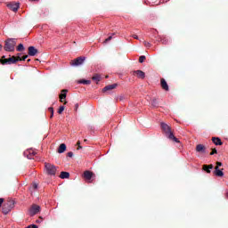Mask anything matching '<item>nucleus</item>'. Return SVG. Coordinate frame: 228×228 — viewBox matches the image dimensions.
Listing matches in <instances>:
<instances>
[{"label": "nucleus", "mask_w": 228, "mask_h": 228, "mask_svg": "<svg viewBox=\"0 0 228 228\" xmlns=\"http://www.w3.org/2000/svg\"><path fill=\"white\" fill-rule=\"evenodd\" d=\"M15 45H17V39L9 38L5 41L4 49L7 51V53H13V51H15Z\"/></svg>", "instance_id": "nucleus-1"}, {"label": "nucleus", "mask_w": 228, "mask_h": 228, "mask_svg": "<svg viewBox=\"0 0 228 228\" xmlns=\"http://www.w3.org/2000/svg\"><path fill=\"white\" fill-rule=\"evenodd\" d=\"M42 211V208L37 204L31 205L28 208V216H35V215H38Z\"/></svg>", "instance_id": "nucleus-2"}, {"label": "nucleus", "mask_w": 228, "mask_h": 228, "mask_svg": "<svg viewBox=\"0 0 228 228\" xmlns=\"http://www.w3.org/2000/svg\"><path fill=\"white\" fill-rule=\"evenodd\" d=\"M45 168L48 175H56V166L51 163H45Z\"/></svg>", "instance_id": "nucleus-3"}, {"label": "nucleus", "mask_w": 228, "mask_h": 228, "mask_svg": "<svg viewBox=\"0 0 228 228\" xmlns=\"http://www.w3.org/2000/svg\"><path fill=\"white\" fill-rule=\"evenodd\" d=\"M19 61L18 57L15 56L10 57L9 59H2V65H12L13 63H17Z\"/></svg>", "instance_id": "nucleus-4"}, {"label": "nucleus", "mask_w": 228, "mask_h": 228, "mask_svg": "<svg viewBox=\"0 0 228 228\" xmlns=\"http://www.w3.org/2000/svg\"><path fill=\"white\" fill-rule=\"evenodd\" d=\"M160 126H161L162 131L165 132L167 137H168V136H170V134H172V129L167 123H161Z\"/></svg>", "instance_id": "nucleus-5"}, {"label": "nucleus", "mask_w": 228, "mask_h": 228, "mask_svg": "<svg viewBox=\"0 0 228 228\" xmlns=\"http://www.w3.org/2000/svg\"><path fill=\"white\" fill-rule=\"evenodd\" d=\"M83 63H85V57H78L71 63V65L73 67H78V65H83Z\"/></svg>", "instance_id": "nucleus-6"}, {"label": "nucleus", "mask_w": 228, "mask_h": 228, "mask_svg": "<svg viewBox=\"0 0 228 228\" xmlns=\"http://www.w3.org/2000/svg\"><path fill=\"white\" fill-rule=\"evenodd\" d=\"M24 156H27L28 159H33V156H37V151L34 150H28L24 151Z\"/></svg>", "instance_id": "nucleus-7"}, {"label": "nucleus", "mask_w": 228, "mask_h": 228, "mask_svg": "<svg viewBox=\"0 0 228 228\" xmlns=\"http://www.w3.org/2000/svg\"><path fill=\"white\" fill-rule=\"evenodd\" d=\"M7 6L9 10H12V12H17L19 8H20V5L19 3H10Z\"/></svg>", "instance_id": "nucleus-8"}, {"label": "nucleus", "mask_w": 228, "mask_h": 228, "mask_svg": "<svg viewBox=\"0 0 228 228\" xmlns=\"http://www.w3.org/2000/svg\"><path fill=\"white\" fill-rule=\"evenodd\" d=\"M38 50L35 46L28 47V56H37Z\"/></svg>", "instance_id": "nucleus-9"}, {"label": "nucleus", "mask_w": 228, "mask_h": 228, "mask_svg": "<svg viewBox=\"0 0 228 228\" xmlns=\"http://www.w3.org/2000/svg\"><path fill=\"white\" fill-rule=\"evenodd\" d=\"M196 152H201L202 154H206V147L204 144H198L196 146Z\"/></svg>", "instance_id": "nucleus-10"}, {"label": "nucleus", "mask_w": 228, "mask_h": 228, "mask_svg": "<svg viewBox=\"0 0 228 228\" xmlns=\"http://www.w3.org/2000/svg\"><path fill=\"white\" fill-rule=\"evenodd\" d=\"M160 83L163 90H166V92H168L169 88H168V84L167 83V80H165L164 78H161Z\"/></svg>", "instance_id": "nucleus-11"}, {"label": "nucleus", "mask_w": 228, "mask_h": 228, "mask_svg": "<svg viewBox=\"0 0 228 228\" xmlns=\"http://www.w3.org/2000/svg\"><path fill=\"white\" fill-rule=\"evenodd\" d=\"M215 175L217 177H224V171L220 170L218 167H216V169L214 171Z\"/></svg>", "instance_id": "nucleus-12"}, {"label": "nucleus", "mask_w": 228, "mask_h": 228, "mask_svg": "<svg viewBox=\"0 0 228 228\" xmlns=\"http://www.w3.org/2000/svg\"><path fill=\"white\" fill-rule=\"evenodd\" d=\"M84 177H85V179H86V181H90V179H92V177H94V173H92L90 171H85Z\"/></svg>", "instance_id": "nucleus-13"}, {"label": "nucleus", "mask_w": 228, "mask_h": 228, "mask_svg": "<svg viewBox=\"0 0 228 228\" xmlns=\"http://www.w3.org/2000/svg\"><path fill=\"white\" fill-rule=\"evenodd\" d=\"M134 72V74L137 75V77H139L140 79H144L145 78V72H143V71H142L140 69L135 70Z\"/></svg>", "instance_id": "nucleus-14"}, {"label": "nucleus", "mask_w": 228, "mask_h": 228, "mask_svg": "<svg viewBox=\"0 0 228 228\" xmlns=\"http://www.w3.org/2000/svg\"><path fill=\"white\" fill-rule=\"evenodd\" d=\"M115 88H117V84L109 85V86H105L102 89V92H108L110 90H115Z\"/></svg>", "instance_id": "nucleus-15"}, {"label": "nucleus", "mask_w": 228, "mask_h": 228, "mask_svg": "<svg viewBox=\"0 0 228 228\" xmlns=\"http://www.w3.org/2000/svg\"><path fill=\"white\" fill-rule=\"evenodd\" d=\"M67 89H64L61 91V94H60V101L61 102H63V99H67Z\"/></svg>", "instance_id": "nucleus-16"}, {"label": "nucleus", "mask_w": 228, "mask_h": 228, "mask_svg": "<svg viewBox=\"0 0 228 228\" xmlns=\"http://www.w3.org/2000/svg\"><path fill=\"white\" fill-rule=\"evenodd\" d=\"M65 151H67V145H65V143H61L58 149L59 154H63Z\"/></svg>", "instance_id": "nucleus-17"}, {"label": "nucleus", "mask_w": 228, "mask_h": 228, "mask_svg": "<svg viewBox=\"0 0 228 228\" xmlns=\"http://www.w3.org/2000/svg\"><path fill=\"white\" fill-rule=\"evenodd\" d=\"M203 170H205V172H207L208 174H211V170H213V165H204Z\"/></svg>", "instance_id": "nucleus-18"}, {"label": "nucleus", "mask_w": 228, "mask_h": 228, "mask_svg": "<svg viewBox=\"0 0 228 228\" xmlns=\"http://www.w3.org/2000/svg\"><path fill=\"white\" fill-rule=\"evenodd\" d=\"M61 179H69L70 177V174L69 172L62 171L60 175Z\"/></svg>", "instance_id": "nucleus-19"}, {"label": "nucleus", "mask_w": 228, "mask_h": 228, "mask_svg": "<svg viewBox=\"0 0 228 228\" xmlns=\"http://www.w3.org/2000/svg\"><path fill=\"white\" fill-rule=\"evenodd\" d=\"M10 211H12V209L10 208V207H8V205H4L2 208V212L4 215H8Z\"/></svg>", "instance_id": "nucleus-20"}, {"label": "nucleus", "mask_w": 228, "mask_h": 228, "mask_svg": "<svg viewBox=\"0 0 228 228\" xmlns=\"http://www.w3.org/2000/svg\"><path fill=\"white\" fill-rule=\"evenodd\" d=\"M212 142H213V143H215V145H222L223 144L222 140H220V138H218V137H213Z\"/></svg>", "instance_id": "nucleus-21"}, {"label": "nucleus", "mask_w": 228, "mask_h": 228, "mask_svg": "<svg viewBox=\"0 0 228 228\" xmlns=\"http://www.w3.org/2000/svg\"><path fill=\"white\" fill-rule=\"evenodd\" d=\"M167 138H169V140H173V142H175V143H179V139L174 136V133L169 134Z\"/></svg>", "instance_id": "nucleus-22"}, {"label": "nucleus", "mask_w": 228, "mask_h": 228, "mask_svg": "<svg viewBox=\"0 0 228 228\" xmlns=\"http://www.w3.org/2000/svg\"><path fill=\"white\" fill-rule=\"evenodd\" d=\"M78 83H79V85H90L92 83V81L81 79V80H78Z\"/></svg>", "instance_id": "nucleus-23"}, {"label": "nucleus", "mask_w": 228, "mask_h": 228, "mask_svg": "<svg viewBox=\"0 0 228 228\" xmlns=\"http://www.w3.org/2000/svg\"><path fill=\"white\" fill-rule=\"evenodd\" d=\"M93 81H96V83H99V81H101V75H94L93 77Z\"/></svg>", "instance_id": "nucleus-24"}, {"label": "nucleus", "mask_w": 228, "mask_h": 228, "mask_svg": "<svg viewBox=\"0 0 228 228\" xmlns=\"http://www.w3.org/2000/svg\"><path fill=\"white\" fill-rule=\"evenodd\" d=\"M28 60V55H24L23 57L18 56V61H26Z\"/></svg>", "instance_id": "nucleus-25"}, {"label": "nucleus", "mask_w": 228, "mask_h": 228, "mask_svg": "<svg viewBox=\"0 0 228 228\" xmlns=\"http://www.w3.org/2000/svg\"><path fill=\"white\" fill-rule=\"evenodd\" d=\"M151 105L153 106V108H158V106H159L158 100L153 99L151 101Z\"/></svg>", "instance_id": "nucleus-26"}, {"label": "nucleus", "mask_w": 228, "mask_h": 228, "mask_svg": "<svg viewBox=\"0 0 228 228\" xmlns=\"http://www.w3.org/2000/svg\"><path fill=\"white\" fill-rule=\"evenodd\" d=\"M17 51H19L20 53H21V51H24V45L20 44L17 47Z\"/></svg>", "instance_id": "nucleus-27"}, {"label": "nucleus", "mask_w": 228, "mask_h": 228, "mask_svg": "<svg viewBox=\"0 0 228 228\" xmlns=\"http://www.w3.org/2000/svg\"><path fill=\"white\" fill-rule=\"evenodd\" d=\"M63 111H65V107L64 106H61L58 110V113L59 115H61V113H63Z\"/></svg>", "instance_id": "nucleus-28"}, {"label": "nucleus", "mask_w": 228, "mask_h": 228, "mask_svg": "<svg viewBox=\"0 0 228 228\" xmlns=\"http://www.w3.org/2000/svg\"><path fill=\"white\" fill-rule=\"evenodd\" d=\"M48 110L52 113L51 118L54 117V109H53V107H50Z\"/></svg>", "instance_id": "nucleus-29"}, {"label": "nucleus", "mask_w": 228, "mask_h": 228, "mask_svg": "<svg viewBox=\"0 0 228 228\" xmlns=\"http://www.w3.org/2000/svg\"><path fill=\"white\" fill-rule=\"evenodd\" d=\"M145 61V55H142L139 58V63H143Z\"/></svg>", "instance_id": "nucleus-30"}, {"label": "nucleus", "mask_w": 228, "mask_h": 228, "mask_svg": "<svg viewBox=\"0 0 228 228\" xmlns=\"http://www.w3.org/2000/svg\"><path fill=\"white\" fill-rule=\"evenodd\" d=\"M161 42L165 45L168 44V39H167V37H163L161 38Z\"/></svg>", "instance_id": "nucleus-31"}, {"label": "nucleus", "mask_w": 228, "mask_h": 228, "mask_svg": "<svg viewBox=\"0 0 228 228\" xmlns=\"http://www.w3.org/2000/svg\"><path fill=\"white\" fill-rule=\"evenodd\" d=\"M143 44H144L145 47H151L152 45L151 43H149L147 41H144Z\"/></svg>", "instance_id": "nucleus-32"}, {"label": "nucleus", "mask_w": 228, "mask_h": 228, "mask_svg": "<svg viewBox=\"0 0 228 228\" xmlns=\"http://www.w3.org/2000/svg\"><path fill=\"white\" fill-rule=\"evenodd\" d=\"M111 38H113V37L110 36L107 39H105L104 44H108Z\"/></svg>", "instance_id": "nucleus-33"}, {"label": "nucleus", "mask_w": 228, "mask_h": 228, "mask_svg": "<svg viewBox=\"0 0 228 228\" xmlns=\"http://www.w3.org/2000/svg\"><path fill=\"white\" fill-rule=\"evenodd\" d=\"M26 228H38V226L37 224H30V225L27 226Z\"/></svg>", "instance_id": "nucleus-34"}, {"label": "nucleus", "mask_w": 228, "mask_h": 228, "mask_svg": "<svg viewBox=\"0 0 228 228\" xmlns=\"http://www.w3.org/2000/svg\"><path fill=\"white\" fill-rule=\"evenodd\" d=\"M216 152H217L216 149L212 150V152H210V156L216 154Z\"/></svg>", "instance_id": "nucleus-35"}, {"label": "nucleus", "mask_w": 228, "mask_h": 228, "mask_svg": "<svg viewBox=\"0 0 228 228\" xmlns=\"http://www.w3.org/2000/svg\"><path fill=\"white\" fill-rule=\"evenodd\" d=\"M74 156V153L72 151L68 152V158H72Z\"/></svg>", "instance_id": "nucleus-36"}, {"label": "nucleus", "mask_w": 228, "mask_h": 228, "mask_svg": "<svg viewBox=\"0 0 228 228\" xmlns=\"http://www.w3.org/2000/svg\"><path fill=\"white\" fill-rule=\"evenodd\" d=\"M3 202H4V199L0 198V208H1V206H3Z\"/></svg>", "instance_id": "nucleus-37"}, {"label": "nucleus", "mask_w": 228, "mask_h": 228, "mask_svg": "<svg viewBox=\"0 0 228 228\" xmlns=\"http://www.w3.org/2000/svg\"><path fill=\"white\" fill-rule=\"evenodd\" d=\"M216 167L219 168V167H222V162H216Z\"/></svg>", "instance_id": "nucleus-38"}, {"label": "nucleus", "mask_w": 228, "mask_h": 228, "mask_svg": "<svg viewBox=\"0 0 228 228\" xmlns=\"http://www.w3.org/2000/svg\"><path fill=\"white\" fill-rule=\"evenodd\" d=\"M133 38H134L135 40H138V37L136 35H134Z\"/></svg>", "instance_id": "nucleus-39"}, {"label": "nucleus", "mask_w": 228, "mask_h": 228, "mask_svg": "<svg viewBox=\"0 0 228 228\" xmlns=\"http://www.w3.org/2000/svg\"><path fill=\"white\" fill-rule=\"evenodd\" d=\"M3 49V45L0 44V51Z\"/></svg>", "instance_id": "nucleus-40"}, {"label": "nucleus", "mask_w": 228, "mask_h": 228, "mask_svg": "<svg viewBox=\"0 0 228 228\" xmlns=\"http://www.w3.org/2000/svg\"><path fill=\"white\" fill-rule=\"evenodd\" d=\"M34 188H38V185L35 184V185H34Z\"/></svg>", "instance_id": "nucleus-41"}, {"label": "nucleus", "mask_w": 228, "mask_h": 228, "mask_svg": "<svg viewBox=\"0 0 228 228\" xmlns=\"http://www.w3.org/2000/svg\"><path fill=\"white\" fill-rule=\"evenodd\" d=\"M36 222H37V224H40V220H37Z\"/></svg>", "instance_id": "nucleus-42"}, {"label": "nucleus", "mask_w": 228, "mask_h": 228, "mask_svg": "<svg viewBox=\"0 0 228 228\" xmlns=\"http://www.w3.org/2000/svg\"><path fill=\"white\" fill-rule=\"evenodd\" d=\"M80 143H81V142H80L79 141L77 142V145H80Z\"/></svg>", "instance_id": "nucleus-43"}, {"label": "nucleus", "mask_w": 228, "mask_h": 228, "mask_svg": "<svg viewBox=\"0 0 228 228\" xmlns=\"http://www.w3.org/2000/svg\"><path fill=\"white\" fill-rule=\"evenodd\" d=\"M28 61H31V59H28Z\"/></svg>", "instance_id": "nucleus-44"}, {"label": "nucleus", "mask_w": 228, "mask_h": 228, "mask_svg": "<svg viewBox=\"0 0 228 228\" xmlns=\"http://www.w3.org/2000/svg\"><path fill=\"white\" fill-rule=\"evenodd\" d=\"M78 149H82V147H81V146H78Z\"/></svg>", "instance_id": "nucleus-45"}]
</instances>
